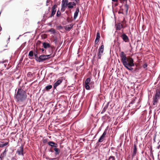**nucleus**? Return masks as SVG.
<instances>
[{
    "label": "nucleus",
    "mask_w": 160,
    "mask_h": 160,
    "mask_svg": "<svg viewBox=\"0 0 160 160\" xmlns=\"http://www.w3.org/2000/svg\"><path fill=\"white\" fill-rule=\"evenodd\" d=\"M121 61L125 67L129 70H132V67L134 66L133 59L130 57L127 58L123 52H121L120 54Z\"/></svg>",
    "instance_id": "nucleus-1"
},
{
    "label": "nucleus",
    "mask_w": 160,
    "mask_h": 160,
    "mask_svg": "<svg viewBox=\"0 0 160 160\" xmlns=\"http://www.w3.org/2000/svg\"><path fill=\"white\" fill-rule=\"evenodd\" d=\"M15 98L17 102H23L27 98L26 92L23 90L19 88L15 94Z\"/></svg>",
    "instance_id": "nucleus-2"
},
{
    "label": "nucleus",
    "mask_w": 160,
    "mask_h": 160,
    "mask_svg": "<svg viewBox=\"0 0 160 160\" xmlns=\"http://www.w3.org/2000/svg\"><path fill=\"white\" fill-rule=\"evenodd\" d=\"M160 97V89H157L156 93L153 98V105H157L158 100Z\"/></svg>",
    "instance_id": "nucleus-3"
},
{
    "label": "nucleus",
    "mask_w": 160,
    "mask_h": 160,
    "mask_svg": "<svg viewBox=\"0 0 160 160\" xmlns=\"http://www.w3.org/2000/svg\"><path fill=\"white\" fill-rule=\"evenodd\" d=\"M50 55H41L38 58V59H36V60L37 61L40 62H43L48 58H50Z\"/></svg>",
    "instance_id": "nucleus-4"
},
{
    "label": "nucleus",
    "mask_w": 160,
    "mask_h": 160,
    "mask_svg": "<svg viewBox=\"0 0 160 160\" xmlns=\"http://www.w3.org/2000/svg\"><path fill=\"white\" fill-rule=\"evenodd\" d=\"M91 82V79L89 78H87L85 81L84 86L87 90L90 89V87L89 84Z\"/></svg>",
    "instance_id": "nucleus-5"
},
{
    "label": "nucleus",
    "mask_w": 160,
    "mask_h": 160,
    "mask_svg": "<svg viewBox=\"0 0 160 160\" xmlns=\"http://www.w3.org/2000/svg\"><path fill=\"white\" fill-rule=\"evenodd\" d=\"M104 46L102 45L99 49V52L98 56V59H100L101 58V56L104 51Z\"/></svg>",
    "instance_id": "nucleus-6"
},
{
    "label": "nucleus",
    "mask_w": 160,
    "mask_h": 160,
    "mask_svg": "<svg viewBox=\"0 0 160 160\" xmlns=\"http://www.w3.org/2000/svg\"><path fill=\"white\" fill-rule=\"evenodd\" d=\"M57 7V5L56 4L54 5L52 8V12L51 15L49 16L50 18H51L55 14L56 11V8Z\"/></svg>",
    "instance_id": "nucleus-7"
},
{
    "label": "nucleus",
    "mask_w": 160,
    "mask_h": 160,
    "mask_svg": "<svg viewBox=\"0 0 160 160\" xmlns=\"http://www.w3.org/2000/svg\"><path fill=\"white\" fill-rule=\"evenodd\" d=\"M63 81V79L62 78L58 79L57 80L54 84L53 88L56 89L57 86H58L62 83Z\"/></svg>",
    "instance_id": "nucleus-8"
},
{
    "label": "nucleus",
    "mask_w": 160,
    "mask_h": 160,
    "mask_svg": "<svg viewBox=\"0 0 160 160\" xmlns=\"http://www.w3.org/2000/svg\"><path fill=\"white\" fill-rule=\"evenodd\" d=\"M107 133V129H106L104 131L102 135L99 138L98 142H101L103 140L104 138H105V136Z\"/></svg>",
    "instance_id": "nucleus-9"
},
{
    "label": "nucleus",
    "mask_w": 160,
    "mask_h": 160,
    "mask_svg": "<svg viewBox=\"0 0 160 160\" xmlns=\"http://www.w3.org/2000/svg\"><path fill=\"white\" fill-rule=\"evenodd\" d=\"M23 147L22 146H20L19 148L17 150V153L18 155H22L23 156Z\"/></svg>",
    "instance_id": "nucleus-10"
},
{
    "label": "nucleus",
    "mask_w": 160,
    "mask_h": 160,
    "mask_svg": "<svg viewBox=\"0 0 160 160\" xmlns=\"http://www.w3.org/2000/svg\"><path fill=\"white\" fill-rule=\"evenodd\" d=\"M62 8H64L67 7L68 3V0H62Z\"/></svg>",
    "instance_id": "nucleus-11"
},
{
    "label": "nucleus",
    "mask_w": 160,
    "mask_h": 160,
    "mask_svg": "<svg viewBox=\"0 0 160 160\" xmlns=\"http://www.w3.org/2000/svg\"><path fill=\"white\" fill-rule=\"evenodd\" d=\"M121 37L125 42H127L129 40L128 37L125 34H122Z\"/></svg>",
    "instance_id": "nucleus-12"
},
{
    "label": "nucleus",
    "mask_w": 160,
    "mask_h": 160,
    "mask_svg": "<svg viewBox=\"0 0 160 160\" xmlns=\"http://www.w3.org/2000/svg\"><path fill=\"white\" fill-rule=\"evenodd\" d=\"M73 24H71L69 25H66L64 27V29L67 31H70L73 27Z\"/></svg>",
    "instance_id": "nucleus-13"
},
{
    "label": "nucleus",
    "mask_w": 160,
    "mask_h": 160,
    "mask_svg": "<svg viewBox=\"0 0 160 160\" xmlns=\"http://www.w3.org/2000/svg\"><path fill=\"white\" fill-rule=\"evenodd\" d=\"M48 144L52 147L57 148L58 147V145L56 143H55L52 141H50L48 142Z\"/></svg>",
    "instance_id": "nucleus-14"
},
{
    "label": "nucleus",
    "mask_w": 160,
    "mask_h": 160,
    "mask_svg": "<svg viewBox=\"0 0 160 160\" xmlns=\"http://www.w3.org/2000/svg\"><path fill=\"white\" fill-rule=\"evenodd\" d=\"M76 3L74 2H69L68 3L67 7L69 8H73L74 6H75Z\"/></svg>",
    "instance_id": "nucleus-15"
},
{
    "label": "nucleus",
    "mask_w": 160,
    "mask_h": 160,
    "mask_svg": "<svg viewBox=\"0 0 160 160\" xmlns=\"http://www.w3.org/2000/svg\"><path fill=\"white\" fill-rule=\"evenodd\" d=\"M79 12V9L78 8H77L76 11L74 14V18H73L74 19H75V20L76 19L77 17Z\"/></svg>",
    "instance_id": "nucleus-16"
},
{
    "label": "nucleus",
    "mask_w": 160,
    "mask_h": 160,
    "mask_svg": "<svg viewBox=\"0 0 160 160\" xmlns=\"http://www.w3.org/2000/svg\"><path fill=\"white\" fill-rule=\"evenodd\" d=\"M137 148L136 145L135 144L133 146V156H135L137 153Z\"/></svg>",
    "instance_id": "nucleus-17"
},
{
    "label": "nucleus",
    "mask_w": 160,
    "mask_h": 160,
    "mask_svg": "<svg viewBox=\"0 0 160 160\" xmlns=\"http://www.w3.org/2000/svg\"><path fill=\"white\" fill-rule=\"evenodd\" d=\"M1 142L2 143H0V148H3L5 146H7L9 143L8 142H6L5 143H4V142Z\"/></svg>",
    "instance_id": "nucleus-18"
},
{
    "label": "nucleus",
    "mask_w": 160,
    "mask_h": 160,
    "mask_svg": "<svg viewBox=\"0 0 160 160\" xmlns=\"http://www.w3.org/2000/svg\"><path fill=\"white\" fill-rule=\"evenodd\" d=\"M42 45L45 48H47L50 47V44L46 42H43L42 43Z\"/></svg>",
    "instance_id": "nucleus-19"
},
{
    "label": "nucleus",
    "mask_w": 160,
    "mask_h": 160,
    "mask_svg": "<svg viewBox=\"0 0 160 160\" xmlns=\"http://www.w3.org/2000/svg\"><path fill=\"white\" fill-rule=\"evenodd\" d=\"M116 27L117 30H120L121 28H122V24L119 23L116 25Z\"/></svg>",
    "instance_id": "nucleus-20"
},
{
    "label": "nucleus",
    "mask_w": 160,
    "mask_h": 160,
    "mask_svg": "<svg viewBox=\"0 0 160 160\" xmlns=\"http://www.w3.org/2000/svg\"><path fill=\"white\" fill-rule=\"evenodd\" d=\"M6 153L5 152H3L1 154L0 156V158L1 160H2V158L6 156Z\"/></svg>",
    "instance_id": "nucleus-21"
},
{
    "label": "nucleus",
    "mask_w": 160,
    "mask_h": 160,
    "mask_svg": "<svg viewBox=\"0 0 160 160\" xmlns=\"http://www.w3.org/2000/svg\"><path fill=\"white\" fill-rule=\"evenodd\" d=\"M54 150L55 152L56 155L60 153V150L58 148H54Z\"/></svg>",
    "instance_id": "nucleus-22"
},
{
    "label": "nucleus",
    "mask_w": 160,
    "mask_h": 160,
    "mask_svg": "<svg viewBox=\"0 0 160 160\" xmlns=\"http://www.w3.org/2000/svg\"><path fill=\"white\" fill-rule=\"evenodd\" d=\"M52 86L51 85H48L45 87V89L46 90H48L52 88Z\"/></svg>",
    "instance_id": "nucleus-23"
},
{
    "label": "nucleus",
    "mask_w": 160,
    "mask_h": 160,
    "mask_svg": "<svg viewBox=\"0 0 160 160\" xmlns=\"http://www.w3.org/2000/svg\"><path fill=\"white\" fill-rule=\"evenodd\" d=\"M34 56L35 57V59H38V52L37 51H35L34 52H33Z\"/></svg>",
    "instance_id": "nucleus-24"
},
{
    "label": "nucleus",
    "mask_w": 160,
    "mask_h": 160,
    "mask_svg": "<svg viewBox=\"0 0 160 160\" xmlns=\"http://www.w3.org/2000/svg\"><path fill=\"white\" fill-rule=\"evenodd\" d=\"M125 8L126 9V12L127 13L128 9V6L127 4H126L124 6Z\"/></svg>",
    "instance_id": "nucleus-25"
},
{
    "label": "nucleus",
    "mask_w": 160,
    "mask_h": 160,
    "mask_svg": "<svg viewBox=\"0 0 160 160\" xmlns=\"http://www.w3.org/2000/svg\"><path fill=\"white\" fill-rule=\"evenodd\" d=\"M34 55L33 52L32 51H30L28 53V56L32 57Z\"/></svg>",
    "instance_id": "nucleus-26"
},
{
    "label": "nucleus",
    "mask_w": 160,
    "mask_h": 160,
    "mask_svg": "<svg viewBox=\"0 0 160 160\" xmlns=\"http://www.w3.org/2000/svg\"><path fill=\"white\" fill-rule=\"evenodd\" d=\"M49 31L52 32L53 34H54L55 33V29L53 28H52L50 29Z\"/></svg>",
    "instance_id": "nucleus-27"
},
{
    "label": "nucleus",
    "mask_w": 160,
    "mask_h": 160,
    "mask_svg": "<svg viewBox=\"0 0 160 160\" xmlns=\"http://www.w3.org/2000/svg\"><path fill=\"white\" fill-rule=\"evenodd\" d=\"M61 15V12H60V11L59 10H58L57 11V16L58 17H59Z\"/></svg>",
    "instance_id": "nucleus-28"
},
{
    "label": "nucleus",
    "mask_w": 160,
    "mask_h": 160,
    "mask_svg": "<svg viewBox=\"0 0 160 160\" xmlns=\"http://www.w3.org/2000/svg\"><path fill=\"white\" fill-rule=\"evenodd\" d=\"M115 160V158L113 156H111L109 158V160Z\"/></svg>",
    "instance_id": "nucleus-29"
},
{
    "label": "nucleus",
    "mask_w": 160,
    "mask_h": 160,
    "mask_svg": "<svg viewBox=\"0 0 160 160\" xmlns=\"http://www.w3.org/2000/svg\"><path fill=\"white\" fill-rule=\"evenodd\" d=\"M100 38V33L99 32H98L97 33L96 38L99 39Z\"/></svg>",
    "instance_id": "nucleus-30"
},
{
    "label": "nucleus",
    "mask_w": 160,
    "mask_h": 160,
    "mask_svg": "<svg viewBox=\"0 0 160 160\" xmlns=\"http://www.w3.org/2000/svg\"><path fill=\"white\" fill-rule=\"evenodd\" d=\"M99 39L96 38L95 40V43H97L99 41Z\"/></svg>",
    "instance_id": "nucleus-31"
},
{
    "label": "nucleus",
    "mask_w": 160,
    "mask_h": 160,
    "mask_svg": "<svg viewBox=\"0 0 160 160\" xmlns=\"http://www.w3.org/2000/svg\"><path fill=\"white\" fill-rule=\"evenodd\" d=\"M147 67V65L146 63H145L143 65V68H146Z\"/></svg>",
    "instance_id": "nucleus-32"
},
{
    "label": "nucleus",
    "mask_w": 160,
    "mask_h": 160,
    "mask_svg": "<svg viewBox=\"0 0 160 160\" xmlns=\"http://www.w3.org/2000/svg\"><path fill=\"white\" fill-rule=\"evenodd\" d=\"M8 61L7 60H5L1 62H0L2 63H4L6 62H7Z\"/></svg>",
    "instance_id": "nucleus-33"
},
{
    "label": "nucleus",
    "mask_w": 160,
    "mask_h": 160,
    "mask_svg": "<svg viewBox=\"0 0 160 160\" xmlns=\"http://www.w3.org/2000/svg\"><path fill=\"white\" fill-rule=\"evenodd\" d=\"M47 141V140L46 139H44L43 141V142L44 143H45Z\"/></svg>",
    "instance_id": "nucleus-34"
},
{
    "label": "nucleus",
    "mask_w": 160,
    "mask_h": 160,
    "mask_svg": "<svg viewBox=\"0 0 160 160\" xmlns=\"http://www.w3.org/2000/svg\"><path fill=\"white\" fill-rule=\"evenodd\" d=\"M112 1L114 2H118V0H112Z\"/></svg>",
    "instance_id": "nucleus-35"
},
{
    "label": "nucleus",
    "mask_w": 160,
    "mask_h": 160,
    "mask_svg": "<svg viewBox=\"0 0 160 160\" xmlns=\"http://www.w3.org/2000/svg\"><path fill=\"white\" fill-rule=\"evenodd\" d=\"M8 151V150L7 149H5V150L4 151V152H7Z\"/></svg>",
    "instance_id": "nucleus-36"
},
{
    "label": "nucleus",
    "mask_w": 160,
    "mask_h": 160,
    "mask_svg": "<svg viewBox=\"0 0 160 160\" xmlns=\"http://www.w3.org/2000/svg\"><path fill=\"white\" fill-rule=\"evenodd\" d=\"M44 50L43 48L42 49V52H43L44 51Z\"/></svg>",
    "instance_id": "nucleus-37"
},
{
    "label": "nucleus",
    "mask_w": 160,
    "mask_h": 160,
    "mask_svg": "<svg viewBox=\"0 0 160 160\" xmlns=\"http://www.w3.org/2000/svg\"><path fill=\"white\" fill-rule=\"evenodd\" d=\"M160 145H159L158 147H157V148L159 149L160 148Z\"/></svg>",
    "instance_id": "nucleus-38"
},
{
    "label": "nucleus",
    "mask_w": 160,
    "mask_h": 160,
    "mask_svg": "<svg viewBox=\"0 0 160 160\" xmlns=\"http://www.w3.org/2000/svg\"><path fill=\"white\" fill-rule=\"evenodd\" d=\"M54 159H55V158H50V160H54Z\"/></svg>",
    "instance_id": "nucleus-39"
},
{
    "label": "nucleus",
    "mask_w": 160,
    "mask_h": 160,
    "mask_svg": "<svg viewBox=\"0 0 160 160\" xmlns=\"http://www.w3.org/2000/svg\"><path fill=\"white\" fill-rule=\"evenodd\" d=\"M10 38V37H9V38H8V42H9Z\"/></svg>",
    "instance_id": "nucleus-40"
},
{
    "label": "nucleus",
    "mask_w": 160,
    "mask_h": 160,
    "mask_svg": "<svg viewBox=\"0 0 160 160\" xmlns=\"http://www.w3.org/2000/svg\"><path fill=\"white\" fill-rule=\"evenodd\" d=\"M4 65L5 67H6V66L7 64H4Z\"/></svg>",
    "instance_id": "nucleus-41"
},
{
    "label": "nucleus",
    "mask_w": 160,
    "mask_h": 160,
    "mask_svg": "<svg viewBox=\"0 0 160 160\" xmlns=\"http://www.w3.org/2000/svg\"><path fill=\"white\" fill-rule=\"evenodd\" d=\"M123 0V1H126V2H127V0Z\"/></svg>",
    "instance_id": "nucleus-42"
},
{
    "label": "nucleus",
    "mask_w": 160,
    "mask_h": 160,
    "mask_svg": "<svg viewBox=\"0 0 160 160\" xmlns=\"http://www.w3.org/2000/svg\"><path fill=\"white\" fill-rule=\"evenodd\" d=\"M76 2H77V1H79V0H75Z\"/></svg>",
    "instance_id": "nucleus-43"
},
{
    "label": "nucleus",
    "mask_w": 160,
    "mask_h": 160,
    "mask_svg": "<svg viewBox=\"0 0 160 160\" xmlns=\"http://www.w3.org/2000/svg\"><path fill=\"white\" fill-rule=\"evenodd\" d=\"M48 1H47V2L48 3Z\"/></svg>",
    "instance_id": "nucleus-44"
},
{
    "label": "nucleus",
    "mask_w": 160,
    "mask_h": 160,
    "mask_svg": "<svg viewBox=\"0 0 160 160\" xmlns=\"http://www.w3.org/2000/svg\"><path fill=\"white\" fill-rule=\"evenodd\" d=\"M46 5H47V6H48V5L47 4H46Z\"/></svg>",
    "instance_id": "nucleus-45"
}]
</instances>
